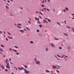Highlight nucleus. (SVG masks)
Instances as JSON below:
<instances>
[{"label":"nucleus","instance_id":"nucleus-1","mask_svg":"<svg viewBox=\"0 0 74 74\" xmlns=\"http://www.w3.org/2000/svg\"><path fill=\"white\" fill-rule=\"evenodd\" d=\"M24 71H25L24 72V73L25 74H29V73H30V72L27 71V70H26V69H24Z\"/></svg>","mask_w":74,"mask_h":74},{"label":"nucleus","instance_id":"nucleus-2","mask_svg":"<svg viewBox=\"0 0 74 74\" xmlns=\"http://www.w3.org/2000/svg\"><path fill=\"white\" fill-rule=\"evenodd\" d=\"M35 63L36 64H40V62L38 61H36L35 62Z\"/></svg>","mask_w":74,"mask_h":74},{"label":"nucleus","instance_id":"nucleus-3","mask_svg":"<svg viewBox=\"0 0 74 74\" xmlns=\"http://www.w3.org/2000/svg\"><path fill=\"white\" fill-rule=\"evenodd\" d=\"M51 45L52 47H55V45L54 43H51Z\"/></svg>","mask_w":74,"mask_h":74},{"label":"nucleus","instance_id":"nucleus-4","mask_svg":"<svg viewBox=\"0 0 74 74\" xmlns=\"http://www.w3.org/2000/svg\"><path fill=\"white\" fill-rule=\"evenodd\" d=\"M3 50L1 48L0 49V53L2 55L3 54V53L1 52H3Z\"/></svg>","mask_w":74,"mask_h":74},{"label":"nucleus","instance_id":"nucleus-5","mask_svg":"<svg viewBox=\"0 0 74 74\" xmlns=\"http://www.w3.org/2000/svg\"><path fill=\"white\" fill-rule=\"evenodd\" d=\"M18 69L19 70H23V68L22 67H21V68L18 67Z\"/></svg>","mask_w":74,"mask_h":74},{"label":"nucleus","instance_id":"nucleus-6","mask_svg":"<svg viewBox=\"0 0 74 74\" xmlns=\"http://www.w3.org/2000/svg\"><path fill=\"white\" fill-rule=\"evenodd\" d=\"M0 65L1 66V68L2 69H3V70H4V66L3 65H1V64H0Z\"/></svg>","mask_w":74,"mask_h":74},{"label":"nucleus","instance_id":"nucleus-7","mask_svg":"<svg viewBox=\"0 0 74 74\" xmlns=\"http://www.w3.org/2000/svg\"><path fill=\"white\" fill-rule=\"evenodd\" d=\"M52 68H53V69H57V67H56V66H55L54 65H53L52 66Z\"/></svg>","mask_w":74,"mask_h":74},{"label":"nucleus","instance_id":"nucleus-8","mask_svg":"<svg viewBox=\"0 0 74 74\" xmlns=\"http://www.w3.org/2000/svg\"><path fill=\"white\" fill-rule=\"evenodd\" d=\"M6 67L7 69H10V66L9 65H7L6 66Z\"/></svg>","mask_w":74,"mask_h":74},{"label":"nucleus","instance_id":"nucleus-9","mask_svg":"<svg viewBox=\"0 0 74 74\" xmlns=\"http://www.w3.org/2000/svg\"><path fill=\"white\" fill-rule=\"evenodd\" d=\"M20 32H21V33H25V32H24V31L22 30H20Z\"/></svg>","mask_w":74,"mask_h":74},{"label":"nucleus","instance_id":"nucleus-10","mask_svg":"<svg viewBox=\"0 0 74 74\" xmlns=\"http://www.w3.org/2000/svg\"><path fill=\"white\" fill-rule=\"evenodd\" d=\"M57 24L59 25V26H62V25H61V24H60V23H58V22H57Z\"/></svg>","mask_w":74,"mask_h":74},{"label":"nucleus","instance_id":"nucleus-11","mask_svg":"<svg viewBox=\"0 0 74 74\" xmlns=\"http://www.w3.org/2000/svg\"><path fill=\"white\" fill-rule=\"evenodd\" d=\"M66 28H67V29H71V27H70V26H66Z\"/></svg>","mask_w":74,"mask_h":74},{"label":"nucleus","instance_id":"nucleus-12","mask_svg":"<svg viewBox=\"0 0 74 74\" xmlns=\"http://www.w3.org/2000/svg\"><path fill=\"white\" fill-rule=\"evenodd\" d=\"M71 48V47L70 46H68L67 47V48L68 49H70Z\"/></svg>","mask_w":74,"mask_h":74},{"label":"nucleus","instance_id":"nucleus-13","mask_svg":"<svg viewBox=\"0 0 74 74\" xmlns=\"http://www.w3.org/2000/svg\"><path fill=\"white\" fill-rule=\"evenodd\" d=\"M6 61H5V60H4V61H5V63H8V60L7 59H6Z\"/></svg>","mask_w":74,"mask_h":74},{"label":"nucleus","instance_id":"nucleus-14","mask_svg":"<svg viewBox=\"0 0 74 74\" xmlns=\"http://www.w3.org/2000/svg\"><path fill=\"white\" fill-rule=\"evenodd\" d=\"M64 35H65V36H66V37H68V34H66V33H64Z\"/></svg>","mask_w":74,"mask_h":74},{"label":"nucleus","instance_id":"nucleus-15","mask_svg":"<svg viewBox=\"0 0 74 74\" xmlns=\"http://www.w3.org/2000/svg\"><path fill=\"white\" fill-rule=\"evenodd\" d=\"M37 23H39V24H40L41 23H40V21L39 20H38L37 21Z\"/></svg>","mask_w":74,"mask_h":74},{"label":"nucleus","instance_id":"nucleus-16","mask_svg":"<svg viewBox=\"0 0 74 74\" xmlns=\"http://www.w3.org/2000/svg\"><path fill=\"white\" fill-rule=\"evenodd\" d=\"M14 47L15 48H17V49H19V47L16 46H15Z\"/></svg>","mask_w":74,"mask_h":74},{"label":"nucleus","instance_id":"nucleus-17","mask_svg":"<svg viewBox=\"0 0 74 74\" xmlns=\"http://www.w3.org/2000/svg\"><path fill=\"white\" fill-rule=\"evenodd\" d=\"M54 39L55 40H59V39L58 38H57L55 37L54 38Z\"/></svg>","mask_w":74,"mask_h":74},{"label":"nucleus","instance_id":"nucleus-18","mask_svg":"<svg viewBox=\"0 0 74 74\" xmlns=\"http://www.w3.org/2000/svg\"><path fill=\"white\" fill-rule=\"evenodd\" d=\"M46 73H49L50 71L48 70H47L46 71Z\"/></svg>","mask_w":74,"mask_h":74},{"label":"nucleus","instance_id":"nucleus-19","mask_svg":"<svg viewBox=\"0 0 74 74\" xmlns=\"http://www.w3.org/2000/svg\"><path fill=\"white\" fill-rule=\"evenodd\" d=\"M65 9L66 10V11H68L69 10V8H65Z\"/></svg>","mask_w":74,"mask_h":74},{"label":"nucleus","instance_id":"nucleus-20","mask_svg":"<svg viewBox=\"0 0 74 74\" xmlns=\"http://www.w3.org/2000/svg\"><path fill=\"white\" fill-rule=\"evenodd\" d=\"M39 26L40 28H42V26L41 25H39Z\"/></svg>","mask_w":74,"mask_h":74},{"label":"nucleus","instance_id":"nucleus-21","mask_svg":"<svg viewBox=\"0 0 74 74\" xmlns=\"http://www.w3.org/2000/svg\"><path fill=\"white\" fill-rule=\"evenodd\" d=\"M12 50H13V51H14V52H17V51H16V50H15L14 49H12Z\"/></svg>","mask_w":74,"mask_h":74},{"label":"nucleus","instance_id":"nucleus-22","mask_svg":"<svg viewBox=\"0 0 74 74\" xmlns=\"http://www.w3.org/2000/svg\"><path fill=\"white\" fill-rule=\"evenodd\" d=\"M46 20H43V22H44V23H46Z\"/></svg>","mask_w":74,"mask_h":74},{"label":"nucleus","instance_id":"nucleus-23","mask_svg":"<svg viewBox=\"0 0 74 74\" xmlns=\"http://www.w3.org/2000/svg\"><path fill=\"white\" fill-rule=\"evenodd\" d=\"M56 72H57V73H60V71H59L58 70H56Z\"/></svg>","mask_w":74,"mask_h":74},{"label":"nucleus","instance_id":"nucleus-24","mask_svg":"<svg viewBox=\"0 0 74 74\" xmlns=\"http://www.w3.org/2000/svg\"><path fill=\"white\" fill-rule=\"evenodd\" d=\"M8 38H10V39H12L13 38L12 37H10V36H8Z\"/></svg>","mask_w":74,"mask_h":74},{"label":"nucleus","instance_id":"nucleus-25","mask_svg":"<svg viewBox=\"0 0 74 74\" xmlns=\"http://www.w3.org/2000/svg\"><path fill=\"white\" fill-rule=\"evenodd\" d=\"M72 31L73 32H74V28L72 27Z\"/></svg>","mask_w":74,"mask_h":74},{"label":"nucleus","instance_id":"nucleus-26","mask_svg":"<svg viewBox=\"0 0 74 74\" xmlns=\"http://www.w3.org/2000/svg\"><path fill=\"white\" fill-rule=\"evenodd\" d=\"M1 47H3V48H5V47H4V45H1Z\"/></svg>","mask_w":74,"mask_h":74},{"label":"nucleus","instance_id":"nucleus-27","mask_svg":"<svg viewBox=\"0 0 74 74\" xmlns=\"http://www.w3.org/2000/svg\"><path fill=\"white\" fill-rule=\"evenodd\" d=\"M38 13H39V14H40V15H42V13H41V12H39Z\"/></svg>","mask_w":74,"mask_h":74},{"label":"nucleus","instance_id":"nucleus-28","mask_svg":"<svg viewBox=\"0 0 74 74\" xmlns=\"http://www.w3.org/2000/svg\"><path fill=\"white\" fill-rule=\"evenodd\" d=\"M26 29L29 31V30H30V29H29V28H28V27H26Z\"/></svg>","mask_w":74,"mask_h":74},{"label":"nucleus","instance_id":"nucleus-29","mask_svg":"<svg viewBox=\"0 0 74 74\" xmlns=\"http://www.w3.org/2000/svg\"><path fill=\"white\" fill-rule=\"evenodd\" d=\"M31 44H33V41H31L30 42Z\"/></svg>","mask_w":74,"mask_h":74},{"label":"nucleus","instance_id":"nucleus-30","mask_svg":"<svg viewBox=\"0 0 74 74\" xmlns=\"http://www.w3.org/2000/svg\"><path fill=\"white\" fill-rule=\"evenodd\" d=\"M47 21H48V22H51V20L49 19H47Z\"/></svg>","mask_w":74,"mask_h":74},{"label":"nucleus","instance_id":"nucleus-31","mask_svg":"<svg viewBox=\"0 0 74 74\" xmlns=\"http://www.w3.org/2000/svg\"><path fill=\"white\" fill-rule=\"evenodd\" d=\"M66 22H67V21H66V20H65L64 21V22L65 24H67V23H66Z\"/></svg>","mask_w":74,"mask_h":74},{"label":"nucleus","instance_id":"nucleus-32","mask_svg":"<svg viewBox=\"0 0 74 74\" xmlns=\"http://www.w3.org/2000/svg\"><path fill=\"white\" fill-rule=\"evenodd\" d=\"M24 66H25V68H26V69H27V66L26 65H25Z\"/></svg>","mask_w":74,"mask_h":74},{"label":"nucleus","instance_id":"nucleus-33","mask_svg":"<svg viewBox=\"0 0 74 74\" xmlns=\"http://www.w3.org/2000/svg\"><path fill=\"white\" fill-rule=\"evenodd\" d=\"M18 26H21L22 24H18Z\"/></svg>","mask_w":74,"mask_h":74},{"label":"nucleus","instance_id":"nucleus-34","mask_svg":"<svg viewBox=\"0 0 74 74\" xmlns=\"http://www.w3.org/2000/svg\"><path fill=\"white\" fill-rule=\"evenodd\" d=\"M17 27H18V28H19V29H21V27L17 25Z\"/></svg>","mask_w":74,"mask_h":74},{"label":"nucleus","instance_id":"nucleus-35","mask_svg":"<svg viewBox=\"0 0 74 74\" xmlns=\"http://www.w3.org/2000/svg\"><path fill=\"white\" fill-rule=\"evenodd\" d=\"M6 64H7V65H8V66H9V65H10V64L9 63H7Z\"/></svg>","mask_w":74,"mask_h":74},{"label":"nucleus","instance_id":"nucleus-36","mask_svg":"<svg viewBox=\"0 0 74 74\" xmlns=\"http://www.w3.org/2000/svg\"><path fill=\"white\" fill-rule=\"evenodd\" d=\"M59 49H62V48L61 47H59Z\"/></svg>","mask_w":74,"mask_h":74},{"label":"nucleus","instance_id":"nucleus-37","mask_svg":"<svg viewBox=\"0 0 74 74\" xmlns=\"http://www.w3.org/2000/svg\"><path fill=\"white\" fill-rule=\"evenodd\" d=\"M48 51V48H46V51Z\"/></svg>","mask_w":74,"mask_h":74},{"label":"nucleus","instance_id":"nucleus-38","mask_svg":"<svg viewBox=\"0 0 74 74\" xmlns=\"http://www.w3.org/2000/svg\"><path fill=\"white\" fill-rule=\"evenodd\" d=\"M8 33L10 35H11V34L10 32H8Z\"/></svg>","mask_w":74,"mask_h":74},{"label":"nucleus","instance_id":"nucleus-39","mask_svg":"<svg viewBox=\"0 0 74 74\" xmlns=\"http://www.w3.org/2000/svg\"><path fill=\"white\" fill-rule=\"evenodd\" d=\"M41 7H44L45 6L43 5H41Z\"/></svg>","mask_w":74,"mask_h":74},{"label":"nucleus","instance_id":"nucleus-40","mask_svg":"<svg viewBox=\"0 0 74 74\" xmlns=\"http://www.w3.org/2000/svg\"><path fill=\"white\" fill-rule=\"evenodd\" d=\"M5 71H8V70L7 69H5Z\"/></svg>","mask_w":74,"mask_h":74},{"label":"nucleus","instance_id":"nucleus-41","mask_svg":"<svg viewBox=\"0 0 74 74\" xmlns=\"http://www.w3.org/2000/svg\"><path fill=\"white\" fill-rule=\"evenodd\" d=\"M51 74H53V71H51Z\"/></svg>","mask_w":74,"mask_h":74},{"label":"nucleus","instance_id":"nucleus-42","mask_svg":"<svg viewBox=\"0 0 74 74\" xmlns=\"http://www.w3.org/2000/svg\"><path fill=\"white\" fill-rule=\"evenodd\" d=\"M6 8H7V9H8L9 8L7 6H6Z\"/></svg>","mask_w":74,"mask_h":74},{"label":"nucleus","instance_id":"nucleus-43","mask_svg":"<svg viewBox=\"0 0 74 74\" xmlns=\"http://www.w3.org/2000/svg\"><path fill=\"white\" fill-rule=\"evenodd\" d=\"M37 60V59H36V58H35V60H34V61H35V62H36Z\"/></svg>","mask_w":74,"mask_h":74},{"label":"nucleus","instance_id":"nucleus-44","mask_svg":"<svg viewBox=\"0 0 74 74\" xmlns=\"http://www.w3.org/2000/svg\"><path fill=\"white\" fill-rule=\"evenodd\" d=\"M37 32H40V30H39L38 29H37Z\"/></svg>","mask_w":74,"mask_h":74},{"label":"nucleus","instance_id":"nucleus-45","mask_svg":"<svg viewBox=\"0 0 74 74\" xmlns=\"http://www.w3.org/2000/svg\"><path fill=\"white\" fill-rule=\"evenodd\" d=\"M28 23H31V22L29 21H28Z\"/></svg>","mask_w":74,"mask_h":74},{"label":"nucleus","instance_id":"nucleus-46","mask_svg":"<svg viewBox=\"0 0 74 74\" xmlns=\"http://www.w3.org/2000/svg\"><path fill=\"white\" fill-rule=\"evenodd\" d=\"M3 58H5V56L3 55Z\"/></svg>","mask_w":74,"mask_h":74},{"label":"nucleus","instance_id":"nucleus-47","mask_svg":"<svg viewBox=\"0 0 74 74\" xmlns=\"http://www.w3.org/2000/svg\"><path fill=\"white\" fill-rule=\"evenodd\" d=\"M43 10H47V8H44L43 9Z\"/></svg>","mask_w":74,"mask_h":74},{"label":"nucleus","instance_id":"nucleus-48","mask_svg":"<svg viewBox=\"0 0 74 74\" xmlns=\"http://www.w3.org/2000/svg\"><path fill=\"white\" fill-rule=\"evenodd\" d=\"M57 56H58L59 58H60V56L58 55H57Z\"/></svg>","mask_w":74,"mask_h":74},{"label":"nucleus","instance_id":"nucleus-49","mask_svg":"<svg viewBox=\"0 0 74 74\" xmlns=\"http://www.w3.org/2000/svg\"><path fill=\"white\" fill-rule=\"evenodd\" d=\"M35 19L36 21H37V17H35Z\"/></svg>","mask_w":74,"mask_h":74},{"label":"nucleus","instance_id":"nucleus-50","mask_svg":"<svg viewBox=\"0 0 74 74\" xmlns=\"http://www.w3.org/2000/svg\"><path fill=\"white\" fill-rule=\"evenodd\" d=\"M9 50H10V51H12V49H11V48H10V49Z\"/></svg>","mask_w":74,"mask_h":74},{"label":"nucleus","instance_id":"nucleus-51","mask_svg":"<svg viewBox=\"0 0 74 74\" xmlns=\"http://www.w3.org/2000/svg\"><path fill=\"white\" fill-rule=\"evenodd\" d=\"M45 1H43L42 2V3H44Z\"/></svg>","mask_w":74,"mask_h":74},{"label":"nucleus","instance_id":"nucleus-52","mask_svg":"<svg viewBox=\"0 0 74 74\" xmlns=\"http://www.w3.org/2000/svg\"><path fill=\"white\" fill-rule=\"evenodd\" d=\"M63 11H64V12H66V10H63Z\"/></svg>","mask_w":74,"mask_h":74},{"label":"nucleus","instance_id":"nucleus-53","mask_svg":"<svg viewBox=\"0 0 74 74\" xmlns=\"http://www.w3.org/2000/svg\"><path fill=\"white\" fill-rule=\"evenodd\" d=\"M19 53H16V55H19Z\"/></svg>","mask_w":74,"mask_h":74},{"label":"nucleus","instance_id":"nucleus-54","mask_svg":"<svg viewBox=\"0 0 74 74\" xmlns=\"http://www.w3.org/2000/svg\"><path fill=\"white\" fill-rule=\"evenodd\" d=\"M47 11H50V10H49L48 9H47Z\"/></svg>","mask_w":74,"mask_h":74},{"label":"nucleus","instance_id":"nucleus-55","mask_svg":"<svg viewBox=\"0 0 74 74\" xmlns=\"http://www.w3.org/2000/svg\"><path fill=\"white\" fill-rule=\"evenodd\" d=\"M57 67H58L59 68H60V66L58 65Z\"/></svg>","mask_w":74,"mask_h":74},{"label":"nucleus","instance_id":"nucleus-56","mask_svg":"<svg viewBox=\"0 0 74 74\" xmlns=\"http://www.w3.org/2000/svg\"><path fill=\"white\" fill-rule=\"evenodd\" d=\"M0 33L1 34H2V31H0Z\"/></svg>","mask_w":74,"mask_h":74},{"label":"nucleus","instance_id":"nucleus-57","mask_svg":"<svg viewBox=\"0 0 74 74\" xmlns=\"http://www.w3.org/2000/svg\"><path fill=\"white\" fill-rule=\"evenodd\" d=\"M39 18H40V19H42V17H41V16H39Z\"/></svg>","mask_w":74,"mask_h":74},{"label":"nucleus","instance_id":"nucleus-58","mask_svg":"<svg viewBox=\"0 0 74 74\" xmlns=\"http://www.w3.org/2000/svg\"><path fill=\"white\" fill-rule=\"evenodd\" d=\"M9 60H10V61H11V60H12L11 59L9 58Z\"/></svg>","mask_w":74,"mask_h":74},{"label":"nucleus","instance_id":"nucleus-59","mask_svg":"<svg viewBox=\"0 0 74 74\" xmlns=\"http://www.w3.org/2000/svg\"><path fill=\"white\" fill-rule=\"evenodd\" d=\"M6 39L7 40V41H8V39L7 38H6Z\"/></svg>","mask_w":74,"mask_h":74},{"label":"nucleus","instance_id":"nucleus-60","mask_svg":"<svg viewBox=\"0 0 74 74\" xmlns=\"http://www.w3.org/2000/svg\"><path fill=\"white\" fill-rule=\"evenodd\" d=\"M37 20H38V21H39L40 19L38 18H37Z\"/></svg>","mask_w":74,"mask_h":74},{"label":"nucleus","instance_id":"nucleus-61","mask_svg":"<svg viewBox=\"0 0 74 74\" xmlns=\"http://www.w3.org/2000/svg\"><path fill=\"white\" fill-rule=\"evenodd\" d=\"M8 3H10V1L8 0Z\"/></svg>","mask_w":74,"mask_h":74},{"label":"nucleus","instance_id":"nucleus-62","mask_svg":"<svg viewBox=\"0 0 74 74\" xmlns=\"http://www.w3.org/2000/svg\"><path fill=\"white\" fill-rule=\"evenodd\" d=\"M53 12H55V9H53Z\"/></svg>","mask_w":74,"mask_h":74},{"label":"nucleus","instance_id":"nucleus-63","mask_svg":"<svg viewBox=\"0 0 74 74\" xmlns=\"http://www.w3.org/2000/svg\"><path fill=\"white\" fill-rule=\"evenodd\" d=\"M47 1H48L49 2H50V0H47Z\"/></svg>","mask_w":74,"mask_h":74},{"label":"nucleus","instance_id":"nucleus-64","mask_svg":"<svg viewBox=\"0 0 74 74\" xmlns=\"http://www.w3.org/2000/svg\"><path fill=\"white\" fill-rule=\"evenodd\" d=\"M71 15H72L73 16H74V14H71Z\"/></svg>","mask_w":74,"mask_h":74}]
</instances>
